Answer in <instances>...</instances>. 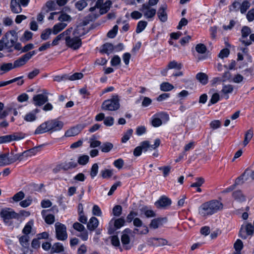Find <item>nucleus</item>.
<instances>
[{
	"instance_id": "1",
	"label": "nucleus",
	"mask_w": 254,
	"mask_h": 254,
	"mask_svg": "<svg viewBox=\"0 0 254 254\" xmlns=\"http://www.w3.org/2000/svg\"><path fill=\"white\" fill-rule=\"evenodd\" d=\"M223 208V204L217 200L206 202L199 207V214L202 217L211 215Z\"/></svg>"
},
{
	"instance_id": "2",
	"label": "nucleus",
	"mask_w": 254,
	"mask_h": 254,
	"mask_svg": "<svg viewBox=\"0 0 254 254\" xmlns=\"http://www.w3.org/2000/svg\"><path fill=\"white\" fill-rule=\"evenodd\" d=\"M72 32L71 35L70 33L64 37L65 43L68 48L73 50H76L81 47L82 41L80 36L76 35L77 30H74Z\"/></svg>"
},
{
	"instance_id": "3",
	"label": "nucleus",
	"mask_w": 254,
	"mask_h": 254,
	"mask_svg": "<svg viewBox=\"0 0 254 254\" xmlns=\"http://www.w3.org/2000/svg\"><path fill=\"white\" fill-rule=\"evenodd\" d=\"M120 107L119 97L116 94L112 95L110 99L105 100L101 106L103 110L111 111H116L120 108Z\"/></svg>"
},
{
	"instance_id": "4",
	"label": "nucleus",
	"mask_w": 254,
	"mask_h": 254,
	"mask_svg": "<svg viewBox=\"0 0 254 254\" xmlns=\"http://www.w3.org/2000/svg\"><path fill=\"white\" fill-rule=\"evenodd\" d=\"M0 216L4 223L8 226H10L12 224L11 220L13 219H17L18 217V214L10 208L2 209L0 211Z\"/></svg>"
},
{
	"instance_id": "5",
	"label": "nucleus",
	"mask_w": 254,
	"mask_h": 254,
	"mask_svg": "<svg viewBox=\"0 0 254 254\" xmlns=\"http://www.w3.org/2000/svg\"><path fill=\"white\" fill-rule=\"evenodd\" d=\"M133 224L135 227L133 231L134 234L141 235L148 233L147 227L143 225L142 221L139 218H135L133 219Z\"/></svg>"
},
{
	"instance_id": "6",
	"label": "nucleus",
	"mask_w": 254,
	"mask_h": 254,
	"mask_svg": "<svg viewBox=\"0 0 254 254\" xmlns=\"http://www.w3.org/2000/svg\"><path fill=\"white\" fill-rule=\"evenodd\" d=\"M49 92L46 89L42 90V93L33 96V104L36 106H41L48 101Z\"/></svg>"
},
{
	"instance_id": "7",
	"label": "nucleus",
	"mask_w": 254,
	"mask_h": 254,
	"mask_svg": "<svg viewBox=\"0 0 254 254\" xmlns=\"http://www.w3.org/2000/svg\"><path fill=\"white\" fill-rule=\"evenodd\" d=\"M56 235L58 240L64 241L67 238L66 226L61 223L55 224Z\"/></svg>"
},
{
	"instance_id": "8",
	"label": "nucleus",
	"mask_w": 254,
	"mask_h": 254,
	"mask_svg": "<svg viewBox=\"0 0 254 254\" xmlns=\"http://www.w3.org/2000/svg\"><path fill=\"white\" fill-rule=\"evenodd\" d=\"M36 54V52L35 51L29 52L15 60L13 64L14 68L19 67L26 64L32 57Z\"/></svg>"
},
{
	"instance_id": "9",
	"label": "nucleus",
	"mask_w": 254,
	"mask_h": 254,
	"mask_svg": "<svg viewBox=\"0 0 254 254\" xmlns=\"http://www.w3.org/2000/svg\"><path fill=\"white\" fill-rule=\"evenodd\" d=\"M142 12L144 17L148 20H152L156 14V10L145 4H143L139 9Z\"/></svg>"
},
{
	"instance_id": "10",
	"label": "nucleus",
	"mask_w": 254,
	"mask_h": 254,
	"mask_svg": "<svg viewBox=\"0 0 254 254\" xmlns=\"http://www.w3.org/2000/svg\"><path fill=\"white\" fill-rule=\"evenodd\" d=\"M161 119H165L166 121H168L169 119V115L163 112L155 115L152 118V125L154 127L160 126L162 124Z\"/></svg>"
},
{
	"instance_id": "11",
	"label": "nucleus",
	"mask_w": 254,
	"mask_h": 254,
	"mask_svg": "<svg viewBox=\"0 0 254 254\" xmlns=\"http://www.w3.org/2000/svg\"><path fill=\"white\" fill-rule=\"evenodd\" d=\"M47 124L49 131L52 132L60 130L64 127V123L58 119L49 120Z\"/></svg>"
},
{
	"instance_id": "12",
	"label": "nucleus",
	"mask_w": 254,
	"mask_h": 254,
	"mask_svg": "<svg viewBox=\"0 0 254 254\" xmlns=\"http://www.w3.org/2000/svg\"><path fill=\"white\" fill-rule=\"evenodd\" d=\"M254 232V226L252 224L248 223L244 228H241L239 232V236L243 239H246L248 236H252Z\"/></svg>"
},
{
	"instance_id": "13",
	"label": "nucleus",
	"mask_w": 254,
	"mask_h": 254,
	"mask_svg": "<svg viewBox=\"0 0 254 254\" xmlns=\"http://www.w3.org/2000/svg\"><path fill=\"white\" fill-rule=\"evenodd\" d=\"M19 241L23 249H27V251H24L25 254H32V251L28 250L29 247V237L28 235H23L19 238Z\"/></svg>"
},
{
	"instance_id": "14",
	"label": "nucleus",
	"mask_w": 254,
	"mask_h": 254,
	"mask_svg": "<svg viewBox=\"0 0 254 254\" xmlns=\"http://www.w3.org/2000/svg\"><path fill=\"white\" fill-rule=\"evenodd\" d=\"M171 203V200L166 196H162L160 198L157 200L155 204L157 208H165Z\"/></svg>"
},
{
	"instance_id": "15",
	"label": "nucleus",
	"mask_w": 254,
	"mask_h": 254,
	"mask_svg": "<svg viewBox=\"0 0 254 254\" xmlns=\"http://www.w3.org/2000/svg\"><path fill=\"white\" fill-rule=\"evenodd\" d=\"M166 9L167 5L164 4L159 7L157 13L158 18L163 22H166L167 20L168 16Z\"/></svg>"
},
{
	"instance_id": "16",
	"label": "nucleus",
	"mask_w": 254,
	"mask_h": 254,
	"mask_svg": "<svg viewBox=\"0 0 254 254\" xmlns=\"http://www.w3.org/2000/svg\"><path fill=\"white\" fill-rule=\"evenodd\" d=\"M166 218H157L153 219L151 220L149 226L151 228L156 229L160 226L167 222Z\"/></svg>"
},
{
	"instance_id": "17",
	"label": "nucleus",
	"mask_w": 254,
	"mask_h": 254,
	"mask_svg": "<svg viewBox=\"0 0 254 254\" xmlns=\"http://www.w3.org/2000/svg\"><path fill=\"white\" fill-rule=\"evenodd\" d=\"M49 210H43L41 212V214L46 223L52 224L55 222V216L52 214H48Z\"/></svg>"
},
{
	"instance_id": "18",
	"label": "nucleus",
	"mask_w": 254,
	"mask_h": 254,
	"mask_svg": "<svg viewBox=\"0 0 254 254\" xmlns=\"http://www.w3.org/2000/svg\"><path fill=\"white\" fill-rule=\"evenodd\" d=\"M10 8L11 11L14 13H19L22 10L21 5L17 0H11Z\"/></svg>"
},
{
	"instance_id": "19",
	"label": "nucleus",
	"mask_w": 254,
	"mask_h": 254,
	"mask_svg": "<svg viewBox=\"0 0 254 254\" xmlns=\"http://www.w3.org/2000/svg\"><path fill=\"white\" fill-rule=\"evenodd\" d=\"M6 142L12 140H19L25 137V134L23 133H16L13 134L5 135Z\"/></svg>"
},
{
	"instance_id": "20",
	"label": "nucleus",
	"mask_w": 254,
	"mask_h": 254,
	"mask_svg": "<svg viewBox=\"0 0 254 254\" xmlns=\"http://www.w3.org/2000/svg\"><path fill=\"white\" fill-rule=\"evenodd\" d=\"M48 131H50L49 129L47 121L41 124L36 129L34 132L35 134H42Z\"/></svg>"
},
{
	"instance_id": "21",
	"label": "nucleus",
	"mask_w": 254,
	"mask_h": 254,
	"mask_svg": "<svg viewBox=\"0 0 254 254\" xmlns=\"http://www.w3.org/2000/svg\"><path fill=\"white\" fill-rule=\"evenodd\" d=\"M4 38L8 39L14 45L18 40L17 33L14 30L8 32L4 35Z\"/></svg>"
},
{
	"instance_id": "22",
	"label": "nucleus",
	"mask_w": 254,
	"mask_h": 254,
	"mask_svg": "<svg viewBox=\"0 0 254 254\" xmlns=\"http://www.w3.org/2000/svg\"><path fill=\"white\" fill-rule=\"evenodd\" d=\"M99 221L97 218L92 217L87 224V227L90 231H94L98 226Z\"/></svg>"
},
{
	"instance_id": "23",
	"label": "nucleus",
	"mask_w": 254,
	"mask_h": 254,
	"mask_svg": "<svg viewBox=\"0 0 254 254\" xmlns=\"http://www.w3.org/2000/svg\"><path fill=\"white\" fill-rule=\"evenodd\" d=\"M24 154L22 153H18L14 154L12 152L11 153L10 155L8 154V158L9 165L16 162L17 160H21L22 159V157Z\"/></svg>"
},
{
	"instance_id": "24",
	"label": "nucleus",
	"mask_w": 254,
	"mask_h": 254,
	"mask_svg": "<svg viewBox=\"0 0 254 254\" xmlns=\"http://www.w3.org/2000/svg\"><path fill=\"white\" fill-rule=\"evenodd\" d=\"M234 87L233 85L231 84L224 85L222 87L221 92L224 95V97L228 99L229 96L227 94L232 93Z\"/></svg>"
},
{
	"instance_id": "25",
	"label": "nucleus",
	"mask_w": 254,
	"mask_h": 254,
	"mask_svg": "<svg viewBox=\"0 0 254 254\" xmlns=\"http://www.w3.org/2000/svg\"><path fill=\"white\" fill-rule=\"evenodd\" d=\"M77 166V163L75 162H65L60 165V169H62L64 171H67L68 170L74 168L76 167Z\"/></svg>"
},
{
	"instance_id": "26",
	"label": "nucleus",
	"mask_w": 254,
	"mask_h": 254,
	"mask_svg": "<svg viewBox=\"0 0 254 254\" xmlns=\"http://www.w3.org/2000/svg\"><path fill=\"white\" fill-rule=\"evenodd\" d=\"M152 243L156 247H161L168 244V241L163 238H153L151 239Z\"/></svg>"
},
{
	"instance_id": "27",
	"label": "nucleus",
	"mask_w": 254,
	"mask_h": 254,
	"mask_svg": "<svg viewBox=\"0 0 254 254\" xmlns=\"http://www.w3.org/2000/svg\"><path fill=\"white\" fill-rule=\"evenodd\" d=\"M248 170H246L244 173L240 177L237 178L235 181V185H239L242 184L245 181H247L248 179L249 172Z\"/></svg>"
},
{
	"instance_id": "28",
	"label": "nucleus",
	"mask_w": 254,
	"mask_h": 254,
	"mask_svg": "<svg viewBox=\"0 0 254 254\" xmlns=\"http://www.w3.org/2000/svg\"><path fill=\"white\" fill-rule=\"evenodd\" d=\"M67 24L65 23L60 22L55 24L52 29V32L54 35L57 34L58 33L64 29Z\"/></svg>"
},
{
	"instance_id": "29",
	"label": "nucleus",
	"mask_w": 254,
	"mask_h": 254,
	"mask_svg": "<svg viewBox=\"0 0 254 254\" xmlns=\"http://www.w3.org/2000/svg\"><path fill=\"white\" fill-rule=\"evenodd\" d=\"M13 68H14V67L12 63H3L0 66V70L2 71L0 74H2L4 73L7 72Z\"/></svg>"
},
{
	"instance_id": "30",
	"label": "nucleus",
	"mask_w": 254,
	"mask_h": 254,
	"mask_svg": "<svg viewBox=\"0 0 254 254\" xmlns=\"http://www.w3.org/2000/svg\"><path fill=\"white\" fill-rule=\"evenodd\" d=\"M64 251V247L63 245L60 243H55L51 248V253H60Z\"/></svg>"
},
{
	"instance_id": "31",
	"label": "nucleus",
	"mask_w": 254,
	"mask_h": 254,
	"mask_svg": "<svg viewBox=\"0 0 254 254\" xmlns=\"http://www.w3.org/2000/svg\"><path fill=\"white\" fill-rule=\"evenodd\" d=\"M121 242L126 249L129 250L130 249V247L129 246V244L130 243V238L129 235H127L126 234H123L121 237Z\"/></svg>"
},
{
	"instance_id": "32",
	"label": "nucleus",
	"mask_w": 254,
	"mask_h": 254,
	"mask_svg": "<svg viewBox=\"0 0 254 254\" xmlns=\"http://www.w3.org/2000/svg\"><path fill=\"white\" fill-rule=\"evenodd\" d=\"M80 132L79 127H73L68 129L64 134L66 137L74 136L77 135Z\"/></svg>"
},
{
	"instance_id": "33",
	"label": "nucleus",
	"mask_w": 254,
	"mask_h": 254,
	"mask_svg": "<svg viewBox=\"0 0 254 254\" xmlns=\"http://www.w3.org/2000/svg\"><path fill=\"white\" fill-rule=\"evenodd\" d=\"M114 51V45L111 43H106L102 46L101 52L109 55Z\"/></svg>"
},
{
	"instance_id": "34",
	"label": "nucleus",
	"mask_w": 254,
	"mask_h": 254,
	"mask_svg": "<svg viewBox=\"0 0 254 254\" xmlns=\"http://www.w3.org/2000/svg\"><path fill=\"white\" fill-rule=\"evenodd\" d=\"M112 2L110 0L106 1L103 5L99 8L100 13L101 14H103L108 12L110 9Z\"/></svg>"
},
{
	"instance_id": "35",
	"label": "nucleus",
	"mask_w": 254,
	"mask_h": 254,
	"mask_svg": "<svg viewBox=\"0 0 254 254\" xmlns=\"http://www.w3.org/2000/svg\"><path fill=\"white\" fill-rule=\"evenodd\" d=\"M196 78L202 84L205 85L208 82V76L207 75L203 72L198 73L196 75Z\"/></svg>"
},
{
	"instance_id": "36",
	"label": "nucleus",
	"mask_w": 254,
	"mask_h": 254,
	"mask_svg": "<svg viewBox=\"0 0 254 254\" xmlns=\"http://www.w3.org/2000/svg\"><path fill=\"white\" fill-rule=\"evenodd\" d=\"M251 2L248 0H244L240 3V12L242 14H244L251 6Z\"/></svg>"
},
{
	"instance_id": "37",
	"label": "nucleus",
	"mask_w": 254,
	"mask_h": 254,
	"mask_svg": "<svg viewBox=\"0 0 254 254\" xmlns=\"http://www.w3.org/2000/svg\"><path fill=\"white\" fill-rule=\"evenodd\" d=\"M114 174L113 169H105L100 172V175L103 179H108L111 178Z\"/></svg>"
},
{
	"instance_id": "38",
	"label": "nucleus",
	"mask_w": 254,
	"mask_h": 254,
	"mask_svg": "<svg viewBox=\"0 0 254 254\" xmlns=\"http://www.w3.org/2000/svg\"><path fill=\"white\" fill-rule=\"evenodd\" d=\"M140 211L143 213L147 218L153 217L156 216L155 212L151 209H149L146 206L143 207L140 209Z\"/></svg>"
},
{
	"instance_id": "39",
	"label": "nucleus",
	"mask_w": 254,
	"mask_h": 254,
	"mask_svg": "<svg viewBox=\"0 0 254 254\" xmlns=\"http://www.w3.org/2000/svg\"><path fill=\"white\" fill-rule=\"evenodd\" d=\"M34 222L33 220L28 221L25 225L22 230V233L26 235H28L31 232V229L33 226Z\"/></svg>"
},
{
	"instance_id": "40",
	"label": "nucleus",
	"mask_w": 254,
	"mask_h": 254,
	"mask_svg": "<svg viewBox=\"0 0 254 254\" xmlns=\"http://www.w3.org/2000/svg\"><path fill=\"white\" fill-rule=\"evenodd\" d=\"M147 25V22L145 21L141 20L139 21L136 26V32L137 33H140L144 30Z\"/></svg>"
},
{
	"instance_id": "41",
	"label": "nucleus",
	"mask_w": 254,
	"mask_h": 254,
	"mask_svg": "<svg viewBox=\"0 0 254 254\" xmlns=\"http://www.w3.org/2000/svg\"><path fill=\"white\" fill-rule=\"evenodd\" d=\"M233 197L239 201H244L245 200V197L243 194L241 190H236L233 193Z\"/></svg>"
},
{
	"instance_id": "42",
	"label": "nucleus",
	"mask_w": 254,
	"mask_h": 254,
	"mask_svg": "<svg viewBox=\"0 0 254 254\" xmlns=\"http://www.w3.org/2000/svg\"><path fill=\"white\" fill-rule=\"evenodd\" d=\"M113 147V144L110 142L104 143L100 146V149L103 152H109Z\"/></svg>"
},
{
	"instance_id": "43",
	"label": "nucleus",
	"mask_w": 254,
	"mask_h": 254,
	"mask_svg": "<svg viewBox=\"0 0 254 254\" xmlns=\"http://www.w3.org/2000/svg\"><path fill=\"white\" fill-rule=\"evenodd\" d=\"M253 136V130L252 129H250L245 133V139L244 140V146H246L248 144V143L250 142Z\"/></svg>"
},
{
	"instance_id": "44",
	"label": "nucleus",
	"mask_w": 254,
	"mask_h": 254,
	"mask_svg": "<svg viewBox=\"0 0 254 254\" xmlns=\"http://www.w3.org/2000/svg\"><path fill=\"white\" fill-rule=\"evenodd\" d=\"M174 88V86L169 82H163L160 85V90L163 91H169Z\"/></svg>"
},
{
	"instance_id": "45",
	"label": "nucleus",
	"mask_w": 254,
	"mask_h": 254,
	"mask_svg": "<svg viewBox=\"0 0 254 254\" xmlns=\"http://www.w3.org/2000/svg\"><path fill=\"white\" fill-rule=\"evenodd\" d=\"M8 153H4L0 155V166H3L9 165Z\"/></svg>"
},
{
	"instance_id": "46",
	"label": "nucleus",
	"mask_w": 254,
	"mask_h": 254,
	"mask_svg": "<svg viewBox=\"0 0 254 254\" xmlns=\"http://www.w3.org/2000/svg\"><path fill=\"white\" fill-rule=\"evenodd\" d=\"M37 119L35 113H32V112L26 114L24 117V120L28 122H31L35 121Z\"/></svg>"
},
{
	"instance_id": "47",
	"label": "nucleus",
	"mask_w": 254,
	"mask_h": 254,
	"mask_svg": "<svg viewBox=\"0 0 254 254\" xmlns=\"http://www.w3.org/2000/svg\"><path fill=\"white\" fill-rule=\"evenodd\" d=\"M168 68L169 69H181L182 67V64L181 63H178L175 61L170 62L168 64Z\"/></svg>"
},
{
	"instance_id": "48",
	"label": "nucleus",
	"mask_w": 254,
	"mask_h": 254,
	"mask_svg": "<svg viewBox=\"0 0 254 254\" xmlns=\"http://www.w3.org/2000/svg\"><path fill=\"white\" fill-rule=\"evenodd\" d=\"M87 0H79L75 3V7L79 10H82L87 5Z\"/></svg>"
},
{
	"instance_id": "49",
	"label": "nucleus",
	"mask_w": 254,
	"mask_h": 254,
	"mask_svg": "<svg viewBox=\"0 0 254 254\" xmlns=\"http://www.w3.org/2000/svg\"><path fill=\"white\" fill-rule=\"evenodd\" d=\"M67 79L73 81L80 79L83 77V74L80 72H76L71 75H67Z\"/></svg>"
},
{
	"instance_id": "50",
	"label": "nucleus",
	"mask_w": 254,
	"mask_h": 254,
	"mask_svg": "<svg viewBox=\"0 0 254 254\" xmlns=\"http://www.w3.org/2000/svg\"><path fill=\"white\" fill-rule=\"evenodd\" d=\"M89 157L88 155H83L78 157V163L81 165H86L89 161Z\"/></svg>"
},
{
	"instance_id": "51",
	"label": "nucleus",
	"mask_w": 254,
	"mask_h": 254,
	"mask_svg": "<svg viewBox=\"0 0 254 254\" xmlns=\"http://www.w3.org/2000/svg\"><path fill=\"white\" fill-rule=\"evenodd\" d=\"M72 31V28H69L67 29L66 30L64 31L63 33L58 35L57 37L61 41V40L64 39V37H66L68 34L71 33Z\"/></svg>"
},
{
	"instance_id": "52",
	"label": "nucleus",
	"mask_w": 254,
	"mask_h": 254,
	"mask_svg": "<svg viewBox=\"0 0 254 254\" xmlns=\"http://www.w3.org/2000/svg\"><path fill=\"white\" fill-rule=\"evenodd\" d=\"M52 32V30L50 28H47L43 31L41 35V38L43 40H46L49 39L51 33Z\"/></svg>"
},
{
	"instance_id": "53",
	"label": "nucleus",
	"mask_w": 254,
	"mask_h": 254,
	"mask_svg": "<svg viewBox=\"0 0 254 254\" xmlns=\"http://www.w3.org/2000/svg\"><path fill=\"white\" fill-rule=\"evenodd\" d=\"M58 20L61 22H64V21H70L71 20V17L70 15L64 13H61L60 16L58 17Z\"/></svg>"
},
{
	"instance_id": "54",
	"label": "nucleus",
	"mask_w": 254,
	"mask_h": 254,
	"mask_svg": "<svg viewBox=\"0 0 254 254\" xmlns=\"http://www.w3.org/2000/svg\"><path fill=\"white\" fill-rule=\"evenodd\" d=\"M132 132L133 130L132 129L127 130L122 138V142L123 143H126L127 142V141H128L130 138L131 135L132 134Z\"/></svg>"
},
{
	"instance_id": "55",
	"label": "nucleus",
	"mask_w": 254,
	"mask_h": 254,
	"mask_svg": "<svg viewBox=\"0 0 254 254\" xmlns=\"http://www.w3.org/2000/svg\"><path fill=\"white\" fill-rule=\"evenodd\" d=\"M98 165L97 163H94L91 169L90 176L93 179L98 174Z\"/></svg>"
},
{
	"instance_id": "56",
	"label": "nucleus",
	"mask_w": 254,
	"mask_h": 254,
	"mask_svg": "<svg viewBox=\"0 0 254 254\" xmlns=\"http://www.w3.org/2000/svg\"><path fill=\"white\" fill-rule=\"evenodd\" d=\"M25 194L22 191H20L15 193L12 197V199L15 202H18L24 198Z\"/></svg>"
},
{
	"instance_id": "57",
	"label": "nucleus",
	"mask_w": 254,
	"mask_h": 254,
	"mask_svg": "<svg viewBox=\"0 0 254 254\" xmlns=\"http://www.w3.org/2000/svg\"><path fill=\"white\" fill-rule=\"evenodd\" d=\"M81 210L79 212V217L78 218V220L83 224H86L87 221V218L84 214L82 205H81Z\"/></svg>"
},
{
	"instance_id": "58",
	"label": "nucleus",
	"mask_w": 254,
	"mask_h": 254,
	"mask_svg": "<svg viewBox=\"0 0 254 254\" xmlns=\"http://www.w3.org/2000/svg\"><path fill=\"white\" fill-rule=\"evenodd\" d=\"M125 223V220L123 218H120L115 220L114 222V226L116 229H120Z\"/></svg>"
},
{
	"instance_id": "59",
	"label": "nucleus",
	"mask_w": 254,
	"mask_h": 254,
	"mask_svg": "<svg viewBox=\"0 0 254 254\" xmlns=\"http://www.w3.org/2000/svg\"><path fill=\"white\" fill-rule=\"evenodd\" d=\"M101 144V141L96 140L94 138V135L90 139V147L91 148H95L96 147L100 146Z\"/></svg>"
},
{
	"instance_id": "60",
	"label": "nucleus",
	"mask_w": 254,
	"mask_h": 254,
	"mask_svg": "<svg viewBox=\"0 0 254 254\" xmlns=\"http://www.w3.org/2000/svg\"><path fill=\"white\" fill-rule=\"evenodd\" d=\"M122 207L121 205H117L114 207L113 209V213L114 216L119 217L122 214Z\"/></svg>"
},
{
	"instance_id": "61",
	"label": "nucleus",
	"mask_w": 254,
	"mask_h": 254,
	"mask_svg": "<svg viewBox=\"0 0 254 254\" xmlns=\"http://www.w3.org/2000/svg\"><path fill=\"white\" fill-rule=\"evenodd\" d=\"M118 27L117 25H115L113 29L110 30L107 33V36L110 38H114L117 33Z\"/></svg>"
},
{
	"instance_id": "62",
	"label": "nucleus",
	"mask_w": 254,
	"mask_h": 254,
	"mask_svg": "<svg viewBox=\"0 0 254 254\" xmlns=\"http://www.w3.org/2000/svg\"><path fill=\"white\" fill-rule=\"evenodd\" d=\"M251 29L248 26H244L241 30L242 36L243 38H246L251 33Z\"/></svg>"
},
{
	"instance_id": "63",
	"label": "nucleus",
	"mask_w": 254,
	"mask_h": 254,
	"mask_svg": "<svg viewBox=\"0 0 254 254\" xmlns=\"http://www.w3.org/2000/svg\"><path fill=\"white\" fill-rule=\"evenodd\" d=\"M195 50L198 53L204 54L206 51V47L203 44H198L196 45Z\"/></svg>"
},
{
	"instance_id": "64",
	"label": "nucleus",
	"mask_w": 254,
	"mask_h": 254,
	"mask_svg": "<svg viewBox=\"0 0 254 254\" xmlns=\"http://www.w3.org/2000/svg\"><path fill=\"white\" fill-rule=\"evenodd\" d=\"M219 99L220 96L218 93H215L213 94L209 102L208 106L216 103L219 100Z\"/></svg>"
}]
</instances>
